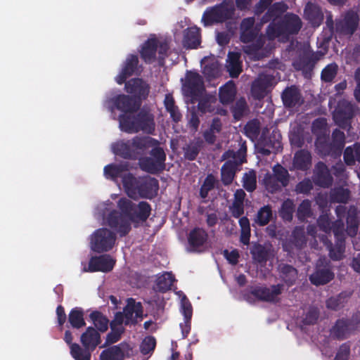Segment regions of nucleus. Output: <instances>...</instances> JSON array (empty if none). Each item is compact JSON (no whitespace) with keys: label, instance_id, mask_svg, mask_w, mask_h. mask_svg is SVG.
Masks as SVG:
<instances>
[{"label":"nucleus","instance_id":"1","mask_svg":"<svg viewBox=\"0 0 360 360\" xmlns=\"http://www.w3.org/2000/svg\"><path fill=\"white\" fill-rule=\"evenodd\" d=\"M117 210L111 211L108 217V224L112 229H116L121 237L127 235L131 229V223L139 224L147 221L152 208L146 201H141L138 204L129 199L121 198L117 201Z\"/></svg>","mask_w":360,"mask_h":360},{"label":"nucleus","instance_id":"2","mask_svg":"<svg viewBox=\"0 0 360 360\" xmlns=\"http://www.w3.org/2000/svg\"><path fill=\"white\" fill-rule=\"evenodd\" d=\"M122 184L127 195L134 199L138 196L152 199L159 190L158 180L148 175L136 177L127 173L122 177Z\"/></svg>","mask_w":360,"mask_h":360},{"label":"nucleus","instance_id":"3","mask_svg":"<svg viewBox=\"0 0 360 360\" xmlns=\"http://www.w3.org/2000/svg\"><path fill=\"white\" fill-rule=\"evenodd\" d=\"M119 124L122 131L127 133H138L153 135L155 131V116L150 110L141 109L134 115H120Z\"/></svg>","mask_w":360,"mask_h":360},{"label":"nucleus","instance_id":"4","mask_svg":"<svg viewBox=\"0 0 360 360\" xmlns=\"http://www.w3.org/2000/svg\"><path fill=\"white\" fill-rule=\"evenodd\" d=\"M158 143V141L150 136H136L129 140L115 142L112 150L115 155L124 159L137 160L146 150Z\"/></svg>","mask_w":360,"mask_h":360},{"label":"nucleus","instance_id":"5","mask_svg":"<svg viewBox=\"0 0 360 360\" xmlns=\"http://www.w3.org/2000/svg\"><path fill=\"white\" fill-rule=\"evenodd\" d=\"M302 26L300 18L292 13H287L277 22H271L267 26L266 34L269 39L278 37L288 39L292 35L297 34Z\"/></svg>","mask_w":360,"mask_h":360},{"label":"nucleus","instance_id":"6","mask_svg":"<svg viewBox=\"0 0 360 360\" xmlns=\"http://www.w3.org/2000/svg\"><path fill=\"white\" fill-rule=\"evenodd\" d=\"M359 15L355 11L349 9L342 13L339 18H336L334 21L331 15L328 16L326 20L328 26V41H330L333 35L334 29L340 35L352 36L356 31L359 24Z\"/></svg>","mask_w":360,"mask_h":360},{"label":"nucleus","instance_id":"7","mask_svg":"<svg viewBox=\"0 0 360 360\" xmlns=\"http://www.w3.org/2000/svg\"><path fill=\"white\" fill-rule=\"evenodd\" d=\"M345 145V133L338 129L333 131L331 141H329L328 135L326 137H320L315 141L316 149L321 155L331 156L334 158L341 155Z\"/></svg>","mask_w":360,"mask_h":360},{"label":"nucleus","instance_id":"8","mask_svg":"<svg viewBox=\"0 0 360 360\" xmlns=\"http://www.w3.org/2000/svg\"><path fill=\"white\" fill-rule=\"evenodd\" d=\"M143 316V307L141 302H136L135 299L130 297L127 300V304L123 311L117 312L110 324L116 326H122V323L126 326L135 325L138 322V319H142Z\"/></svg>","mask_w":360,"mask_h":360},{"label":"nucleus","instance_id":"9","mask_svg":"<svg viewBox=\"0 0 360 360\" xmlns=\"http://www.w3.org/2000/svg\"><path fill=\"white\" fill-rule=\"evenodd\" d=\"M283 284L272 285L271 288L266 286L252 287L250 290L243 294V297L248 303L253 304L255 300L262 302L276 303L279 301L278 296L282 294Z\"/></svg>","mask_w":360,"mask_h":360},{"label":"nucleus","instance_id":"10","mask_svg":"<svg viewBox=\"0 0 360 360\" xmlns=\"http://www.w3.org/2000/svg\"><path fill=\"white\" fill-rule=\"evenodd\" d=\"M235 13L233 4L223 2L207 8L203 13L202 22L205 26L221 23L232 19Z\"/></svg>","mask_w":360,"mask_h":360},{"label":"nucleus","instance_id":"11","mask_svg":"<svg viewBox=\"0 0 360 360\" xmlns=\"http://www.w3.org/2000/svg\"><path fill=\"white\" fill-rule=\"evenodd\" d=\"M272 172L265 175L264 184L269 193H275L288 186L290 174L288 169L278 163L273 167Z\"/></svg>","mask_w":360,"mask_h":360},{"label":"nucleus","instance_id":"12","mask_svg":"<svg viewBox=\"0 0 360 360\" xmlns=\"http://www.w3.org/2000/svg\"><path fill=\"white\" fill-rule=\"evenodd\" d=\"M334 277L330 261L325 256H321L316 260L314 271L309 275V280L312 285L320 286L328 284Z\"/></svg>","mask_w":360,"mask_h":360},{"label":"nucleus","instance_id":"13","mask_svg":"<svg viewBox=\"0 0 360 360\" xmlns=\"http://www.w3.org/2000/svg\"><path fill=\"white\" fill-rule=\"evenodd\" d=\"M116 234L107 228H100L91 236V249L98 253L108 252L112 249Z\"/></svg>","mask_w":360,"mask_h":360},{"label":"nucleus","instance_id":"14","mask_svg":"<svg viewBox=\"0 0 360 360\" xmlns=\"http://www.w3.org/2000/svg\"><path fill=\"white\" fill-rule=\"evenodd\" d=\"M354 115L355 105L348 101L341 100L338 103L333 118L339 127L349 130Z\"/></svg>","mask_w":360,"mask_h":360},{"label":"nucleus","instance_id":"15","mask_svg":"<svg viewBox=\"0 0 360 360\" xmlns=\"http://www.w3.org/2000/svg\"><path fill=\"white\" fill-rule=\"evenodd\" d=\"M142 72L143 66L139 63L138 56L129 54L123 62L121 71L115 77V81L118 84H122L127 78L133 75L139 76Z\"/></svg>","mask_w":360,"mask_h":360},{"label":"nucleus","instance_id":"16","mask_svg":"<svg viewBox=\"0 0 360 360\" xmlns=\"http://www.w3.org/2000/svg\"><path fill=\"white\" fill-rule=\"evenodd\" d=\"M360 321H355L353 319L341 318L336 320L330 330L332 338L338 340L347 339L357 328Z\"/></svg>","mask_w":360,"mask_h":360},{"label":"nucleus","instance_id":"17","mask_svg":"<svg viewBox=\"0 0 360 360\" xmlns=\"http://www.w3.org/2000/svg\"><path fill=\"white\" fill-rule=\"evenodd\" d=\"M319 60V57L317 53L304 51L293 61L292 65L297 70L302 71L305 77H309Z\"/></svg>","mask_w":360,"mask_h":360},{"label":"nucleus","instance_id":"18","mask_svg":"<svg viewBox=\"0 0 360 360\" xmlns=\"http://www.w3.org/2000/svg\"><path fill=\"white\" fill-rule=\"evenodd\" d=\"M184 88L192 99L200 97L205 91L204 81L196 72L189 71L186 74Z\"/></svg>","mask_w":360,"mask_h":360},{"label":"nucleus","instance_id":"19","mask_svg":"<svg viewBox=\"0 0 360 360\" xmlns=\"http://www.w3.org/2000/svg\"><path fill=\"white\" fill-rule=\"evenodd\" d=\"M126 91L131 95V97L141 102L147 98L149 91V85L141 78L131 79L124 82Z\"/></svg>","mask_w":360,"mask_h":360},{"label":"nucleus","instance_id":"20","mask_svg":"<svg viewBox=\"0 0 360 360\" xmlns=\"http://www.w3.org/2000/svg\"><path fill=\"white\" fill-rule=\"evenodd\" d=\"M115 265V260L109 255L93 256L89 262L88 269L85 271L89 272H110Z\"/></svg>","mask_w":360,"mask_h":360},{"label":"nucleus","instance_id":"21","mask_svg":"<svg viewBox=\"0 0 360 360\" xmlns=\"http://www.w3.org/2000/svg\"><path fill=\"white\" fill-rule=\"evenodd\" d=\"M259 143L261 146V153L264 155H269L271 149L278 151L282 148L281 135L278 131L274 129L270 136L266 137L265 131H263Z\"/></svg>","mask_w":360,"mask_h":360},{"label":"nucleus","instance_id":"22","mask_svg":"<svg viewBox=\"0 0 360 360\" xmlns=\"http://www.w3.org/2000/svg\"><path fill=\"white\" fill-rule=\"evenodd\" d=\"M274 77L269 74H259L257 78L253 82L251 87L252 96L257 99L265 97L268 88L273 85Z\"/></svg>","mask_w":360,"mask_h":360},{"label":"nucleus","instance_id":"23","mask_svg":"<svg viewBox=\"0 0 360 360\" xmlns=\"http://www.w3.org/2000/svg\"><path fill=\"white\" fill-rule=\"evenodd\" d=\"M312 179L316 186L322 188H329L333 182L330 169L324 162L321 161L314 167Z\"/></svg>","mask_w":360,"mask_h":360},{"label":"nucleus","instance_id":"24","mask_svg":"<svg viewBox=\"0 0 360 360\" xmlns=\"http://www.w3.org/2000/svg\"><path fill=\"white\" fill-rule=\"evenodd\" d=\"M112 103L117 110L124 112L123 115H131L137 112L141 105V102L125 94H120L114 97Z\"/></svg>","mask_w":360,"mask_h":360},{"label":"nucleus","instance_id":"25","mask_svg":"<svg viewBox=\"0 0 360 360\" xmlns=\"http://www.w3.org/2000/svg\"><path fill=\"white\" fill-rule=\"evenodd\" d=\"M208 239V233L202 228L195 227L188 236V245L193 252H202Z\"/></svg>","mask_w":360,"mask_h":360},{"label":"nucleus","instance_id":"26","mask_svg":"<svg viewBox=\"0 0 360 360\" xmlns=\"http://www.w3.org/2000/svg\"><path fill=\"white\" fill-rule=\"evenodd\" d=\"M281 99L284 106L290 108L300 106L303 103L300 90L295 85L286 87L282 92Z\"/></svg>","mask_w":360,"mask_h":360},{"label":"nucleus","instance_id":"27","mask_svg":"<svg viewBox=\"0 0 360 360\" xmlns=\"http://www.w3.org/2000/svg\"><path fill=\"white\" fill-rule=\"evenodd\" d=\"M243 164V160H226L221 168V181L224 186L231 185L236 176L237 171Z\"/></svg>","mask_w":360,"mask_h":360},{"label":"nucleus","instance_id":"28","mask_svg":"<svg viewBox=\"0 0 360 360\" xmlns=\"http://www.w3.org/2000/svg\"><path fill=\"white\" fill-rule=\"evenodd\" d=\"M129 349V345L124 342L109 347L101 352L99 356L100 360H124L125 352Z\"/></svg>","mask_w":360,"mask_h":360},{"label":"nucleus","instance_id":"29","mask_svg":"<svg viewBox=\"0 0 360 360\" xmlns=\"http://www.w3.org/2000/svg\"><path fill=\"white\" fill-rule=\"evenodd\" d=\"M201 43L200 29L196 26L190 27L184 31L182 45L186 49H198Z\"/></svg>","mask_w":360,"mask_h":360},{"label":"nucleus","instance_id":"30","mask_svg":"<svg viewBox=\"0 0 360 360\" xmlns=\"http://www.w3.org/2000/svg\"><path fill=\"white\" fill-rule=\"evenodd\" d=\"M80 342L84 347L94 351L101 342V334L94 327L89 326L82 333Z\"/></svg>","mask_w":360,"mask_h":360},{"label":"nucleus","instance_id":"31","mask_svg":"<svg viewBox=\"0 0 360 360\" xmlns=\"http://www.w3.org/2000/svg\"><path fill=\"white\" fill-rule=\"evenodd\" d=\"M158 48V39L155 37L148 38L141 46V58L147 64H151L156 59Z\"/></svg>","mask_w":360,"mask_h":360},{"label":"nucleus","instance_id":"32","mask_svg":"<svg viewBox=\"0 0 360 360\" xmlns=\"http://www.w3.org/2000/svg\"><path fill=\"white\" fill-rule=\"evenodd\" d=\"M181 313L184 317V323H180L183 338H187L191 328V318L193 315L192 305L186 295L183 297L181 301Z\"/></svg>","mask_w":360,"mask_h":360},{"label":"nucleus","instance_id":"33","mask_svg":"<svg viewBox=\"0 0 360 360\" xmlns=\"http://www.w3.org/2000/svg\"><path fill=\"white\" fill-rule=\"evenodd\" d=\"M288 9V6L284 1L275 2L271 4L266 13L262 15L260 22L267 23L270 21L275 22V20L281 17Z\"/></svg>","mask_w":360,"mask_h":360},{"label":"nucleus","instance_id":"34","mask_svg":"<svg viewBox=\"0 0 360 360\" xmlns=\"http://www.w3.org/2000/svg\"><path fill=\"white\" fill-rule=\"evenodd\" d=\"M237 88L233 80H229L219 89V100L224 105L232 103L236 96Z\"/></svg>","mask_w":360,"mask_h":360},{"label":"nucleus","instance_id":"35","mask_svg":"<svg viewBox=\"0 0 360 360\" xmlns=\"http://www.w3.org/2000/svg\"><path fill=\"white\" fill-rule=\"evenodd\" d=\"M304 15L313 27H319L323 20V13L321 8L312 3H308L306 5Z\"/></svg>","mask_w":360,"mask_h":360},{"label":"nucleus","instance_id":"36","mask_svg":"<svg viewBox=\"0 0 360 360\" xmlns=\"http://www.w3.org/2000/svg\"><path fill=\"white\" fill-rule=\"evenodd\" d=\"M343 160L347 166H354L356 162L359 165L358 176L360 177V143L358 142L345 148Z\"/></svg>","mask_w":360,"mask_h":360},{"label":"nucleus","instance_id":"37","mask_svg":"<svg viewBox=\"0 0 360 360\" xmlns=\"http://www.w3.org/2000/svg\"><path fill=\"white\" fill-rule=\"evenodd\" d=\"M278 271L281 279L288 286L293 285L298 276V271L294 266L288 264H280Z\"/></svg>","mask_w":360,"mask_h":360},{"label":"nucleus","instance_id":"38","mask_svg":"<svg viewBox=\"0 0 360 360\" xmlns=\"http://www.w3.org/2000/svg\"><path fill=\"white\" fill-rule=\"evenodd\" d=\"M311 165V155L307 150H300L295 153L292 160L294 169L305 172Z\"/></svg>","mask_w":360,"mask_h":360},{"label":"nucleus","instance_id":"39","mask_svg":"<svg viewBox=\"0 0 360 360\" xmlns=\"http://www.w3.org/2000/svg\"><path fill=\"white\" fill-rule=\"evenodd\" d=\"M227 71L232 78H237L242 72L240 54L238 52H229L227 60Z\"/></svg>","mask_w":360,"mask_h":360},{"label":"nucleus","instance_id":"40","mask_svg":"<svg viewBox=\"0 0 360 360\" xmlns=\"http://www.w3.org/2000/svg\"><path fill=\"white\" fill-rule=\"evenodd\" d=\"M128 171V166L126 164H109L104 167L103 173L107 179L117 181L118 178H122L126 174L124 172Z\"/></svg>","mask_w":360,"mask_h":360},{"label":"nucleus","instance_id":"41","mask_svg":"<svg viewBox=\"0 0 360 360\" xmlns=\"http://www.w3.org/2000/svg\"><path fill=\"white\" fill-rule=\"evenodd\" d=\"M195 100L198 101V110L202 115L215 112L217 98L211 94L202 96V94Z\"/></svg>","mask_w":360,"mask_h":360},{"label":"nucleus","instance_id":"42","mask_svg":"<svg viewBox=\"0 0 360 360\" xmlns=\"http://www.w3.org/2000/svg\"><path fill=\"white\" fill-rule=\"evenodd\" d=\"M139 164L141 169L147 173L156 174L165 170V168L160 164L157 163L150 156L139 158Z\"/></svg>","mask_w":360,"mask_h":360},{"label":"nucleus","instance_id":"43","mask_svg":"<svg viewBox=\"0 0 360 360\" xmlns=\"http://www.w3.org/2000/svg\"><path fill=\"white\" fill-rule=\"evenodd\" d=\"M84 312L81 307L72 308L68 314V323L76 329H79L86 326L84 318Z\"/></svg>","mask_w":360,"mask_h":360},{"label":"nucleus","instance_id":"44","mask_svg":"<svg viewBox=\"0 0 360 360\" xmlns=\"http://www.w3.org/2000/svg\"><path fill=\"white\" fill-rule=\"evenodd\" d=\"M328 255L333 261H340L344 257L345 250V240L336 239L335 245L331 242L328 245Z\"/></svg>","mask_w":360,"mask_h":360},{"label":"nucleus","instance_id":"45","mask_svg":"<svg viewBox=\"0 0 360 360\" xmlns=\"http://www.w3.org/2000/svg\"><path fill=\"white\" fill-rule=\"evenodd\" d=\"M346 222L347 224V232L350 236L356 234L358 230L357 209L354 205H350L347 212Z\"/></svg>","mask_w":360,"mask_h":360},{"label":"nucleus","instance_id":"46","mask_svg":"<svg viewBox=\"0 0 360 360\" xmlns=\"http://www.w3.org/2000/svg\"><path fill=\"white\" fill-rule=\"evenodd\" d=\"M175 278L171 272H165L156 280L155 290L160 292H166L171 289Z\"/></svg>","mask_w":360,"mask_h":360},{"label":"nucleus","instance_id":"47","mask_svg":"<svg viewBox=\"0 0 360 360\" xmlns=\"http://www.w3.org/2000/svg\"><path fill=\"white\" fill-rule=\"evenodd\" d=\"M89 318L99 333H104L108 330L109 320L101 311H93L89 314Z\"/></svg>","mask_w":360,"mask_h":360},{"label":"nucleus","instance_id":"48","mask_svg":"<svg viewBox=\"0 0 360 360\" xmlns=\"http://www.w3.org/2000/svg\"><path fill=\"white\" fill-rule=\"evenodd\" d=\"M350 198V191L342 186L335 187L330 191V200L331 202L346 204Z\"/></svg>","mask_w":360,"mask_h":360},{"label":"nucleus","instance_id":"49","mask_svg":"<svg viewBox=\"0 0 360 360\" xmlns=\"http://www.w3.org/2000/svg\"><path fill=\"white\" fill-rule=\"evenodd\" d=\"M295 211V205L292 199L288 198L285 200L278 211L281 218L287 222L292 221L293 214Z\"/></svg>","mask_w":360,"mask_h":360},{"label":"nucleus","instance_id":"50","mask_svg":"<svg viewBox=\"0 0 360 360\" xmlns=\"http://www.w3.org/2000/svg\"><path fill=\"white\" fill-rule=\"evenodd\" d=\"M273 217L272 207L269 205H264L257 211L255 221L260 226L268 224Z\"/></svg>","mask_w":360,"mask_h":360},{"label":"nucleus","instance_id":"51","mask_svg":"<svg viewBox=\"0 0 360 360\" xmlns=\"http://www.w3.org/2000/svg\"><path fill=\"white\" fill-rule=\"evenodd\" d=\"M202 146V141L189 143L183 148L184 157L186 160L193 161L198 157Z\"/></svg>","mask_w":360,"mask_h":360},{"label":"nucleus","instance_id":"52","mask_svg":"<svg viewBox=\"0 0 360 360\" xmlns=\"http://www.w3.org/2000/svg\"><path fill=\"white\" fill-rule=\"evenodd\" d=\"M250 253L253 260L257 263L264 264L268 260L269 251L259 243H255L252 245Z\"/></svg>","mask_w":360,"mask_h":360},{"label":"nucleus","instance_id":"53","mask_svg":"<svg viewBox=\"0 0 360 360\" xmlns=\"http://www.w3.org/2000/svg\"><path fill=\"white\" fill-rule=\"evenodd\" d=\"M349 295L347 292H341L338 295L330 297L327 299L326 301V306L328 309L338 311L344 306L345 299Z\"/></svg>","mask_w":360,"mask_h":360},{"label":"nucleus","instance_id":"54","mask_svg":"<svg viewBox=\"0 0 360 360\" xmlns=\"http://www.w3.org/2000/svg\"><path fill=\"white\" fill-rule=\"evenodd\" d=\"M92 352L89 348L82 347L79 344L75 343L71 347L70 354L75 360H91Z\"/></svg>","mask_w":360,"mask_h":360},{"label":"nucleus","instance_id":"55","mask_svg":"<svg viewBox=\"0 0 360 360\" xmlns=\"http://www.w3.org/2000/svg\"><path fill=\"white\" fill-rule=\"evenodd\" d=\"M311 131L316 136V140L320 137H326L327 134V120L324 117L315 119L311 124Z\"/></svg>","mask_w":360,"mask_h":360},{"label":"nucleus","instance_id":"56","mask_svg":"<svg viewBox=\"0 0 360 360\" xmlns=\"http://www.w3.org/2000/svg\"><path fill=\"white\" fill-rule=\"evenodd\" d=\"M110 332L108 333L105 342L102 345V347H105L118 342L121 338L122 334L124 331V328L122 326H112V324H110Z\"/></svg>","mask_w":360,"mask_h":360},{"label":"nucleus","instance_id":"57","mask_svg":"<svg viewBox=\"0 0 360 360\" xmlns=\"http://www.w3.org/2000/svg\"><path fill=\"white\" fill-rule=\"evenodd\" d=\"M296 215L300 222H304L311 216V202L309 200L305 199L300 202Z\"/></svg>","mask_w":360,"mask_h":360},{"label":"nucleus","instance_id":"58","mask_svg":"<svg viewBox=\"0 0 360 360\" xmlns=\"http://www.w3.org/2000/svg\"><path fill=\"white\" fill-rule=\"evenodd\" d=\"M248 106L245 98L241 97L236 101L235 104L231 108V112L233 118L236 120H240L245 115V112L248 110Z\"/></svg>","mask_w":360,"mask_h":360},{"label":"nucleus","instance_id":"59","mask_svg":"<svg viewBox=\"0 0 360 360\" xmlns=\"http://www.w3.org/2000/svg\"><path fill=\"white\" fill-rule=\"evenodd\" d=\"M338 71V66L336 63H332L327 65L321 71V80L324 82H331L336 77Z\"/></svg>","mask_w":360,"mask_h":360},{"label":"nucleus","instance_id":"60","mask_svg":"<svg viewBox=\"0 0 360 360\" xmlns=\"http://www.w3.org/2000/svg\"><path fill=\"white\" fill-rule=\"evenodd\" d=\"M243 186L248 192H252L257 187V176L254 170L245 172L243 177Z\"/></svg>","mask_w":360,"mask_h":360},{"label":"nucleus","instance_id":"61","mask_svg":"<svg viewBox=\"0 0 360 360\" xmlns=\"http://www.w3.org/2000/svg\"><path fill=\"white\" fill-rule=\"evenodd\" d=\"M153 148L149 153L151 158L165 169L166 153L163 148L160 146V143L151 146Z\"/></svg>","mask_w":360,"mask_h":360},{"label":"nucleus","instance_id":"62","mask_svg":"<svg viewBox=\"0 0 360 360\" xmlns=\"http://www.w3.org/2000/svg\"><path fill=\"white\" fill-rule=\"evenodd\" d=\"M291 241L297 248H302L307 243L304 228L296 226L292 232Z\"/></svg>","mask_w":360,"mask_h":360},{"label":"nucleus","instance_id":"63","mask_svg":"<svg viewBox=\"0 0 360 360\" xmlns=\"http://www.w3.org/2000/svg\"><path fill=\"white\" fill-rule=\"evenodd\" d=\"M216 181V179L212 174H207L200 189V198H206L208 196L209 192L214 188Z\"/></svg>","mask_w":360,"mask_h":360},{"label":"nucleus","instance_id":"64","mask_svg":"<svg viewBox=\"0 0 360 360\" xmlns=\"http://www.w3.org/2000/svg\"><path fill=\"white\" fill-rule=\"evenodd\" d=\"M245 134L251 139L257 138L260 132L259 123L254 120L248 122L244 127Z\"/></svg>","mask_w":360,"mask_h":360}]
</instances>
